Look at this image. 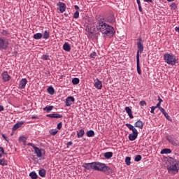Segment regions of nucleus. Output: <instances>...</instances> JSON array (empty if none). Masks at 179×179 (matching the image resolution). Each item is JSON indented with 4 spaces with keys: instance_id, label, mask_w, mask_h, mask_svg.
Instances as JSON below:
<instances>
[{
    "instance_id": "obj_1",
    "label": "nucleus",
    "mask_w": 179,
    "mask_h": 179,
    "mask_svg": "<svg viewBox=\"0 0 179 179\" xmlns=\"http://www.w3.org/2000/svg\"><path fill=\"white\" fill-rule=\"evenodd\" d=\"M83 167L86 170H95V171H102L104 174H110L113 170L104 163L95 162L91 163H83Z\"/></svg>"
},
{
    "instance_id": "obj_2",
    "label": "nucleus",
    "mask_w": 179,
    "mask_h": 179,
    "mask_svg": "<svg viewBox=\"0 0 179 179\" xmlns=\"http://www.w3.org/2000/svg\"><path fill=\"white\" fill-rule=\"evenodd\" d=\"M96 29L104 34L103 37H114L115 30L111 25H108L104 22V19H100L96 22Z\"/></svg>"
},
{
    "instance_id": "obj_3",
    "label": "nucleus",
    "mask_w": 179,
    "mask_h": 179,
    "mask_svg": "<svg viewBox=\"0 0 179 179\" xmlns=\"http://www.w3.org/2000/svg\"><path fill=\"white\" fill-rule=\"evenodd\" d=\"M166 169L169 174H177L179 170V161L173 159L169 162V164L167 165Z\"/></svg>"
},
{
    "instance_id": "obj_4",
    "label": "nucleus",
    "mask_w": 179,
    "mask_h": 179,
    "mask_svg": "<svg viewBox=\"0 0 179 179\" xmlns=\"http://www.w3.org/2000/svg\"><path fill=\"white\" fill-rule=\"evenodd\" d=\"M164 60L168 65H172V66H174L178 62H177V57L172 53H165Z\"/></svg>"
},
{
    "instance_id": "obj_5",
    "label": "nucleus",
    "mask_w": 179,
    "mask_h": 179,
    "mask_svg": "<svg viewBox=\"0 0 179 179\" xmlns=\"http://www.w3.org/2000/svg\"><path fill=\"white\" fill-rule=\"evenodd\" d=\"M126 127H127V128H129V129H130V131H132V134H130L129 135V141H135V139H136V138H138V130L136 129V128H135V127H134L132 124H126Z\"/></svg>"
},
{
    "instance_id": "obj_6",
    "label": "nucleus",
    "mask_w": 179,
    "mask_h": 179,
    "mask_svg": "<svg viewBox=\"0 0 179 179\" xmlns=\"http://www.w3.org/2000/svg\"><path fill=\"white\" fill-rule=\"evenodd\" d=\"M9 47V41H6L3 38H0V50H8Z\"/></svg>"
},
{
    "instance_id": "obj_7",
    "label": "nucleus",
    "mask_w": 179,
    "mask_h": 179,
    "mask_svg": "<svg viewBox=\"0 0 179 179\" xmlns=\"http://www.w3.org/2000/svg\"><path fill=\"white\" fill-rule=\"evenodd\" d=\"M137 48H138V51H137L136 57H138V54L139 55V52L140 54H142L143 52V44L142 43V38H139L138 39Z\"/></svg>"
},
{
    "instance_id": "obj_8",
    "label": "nucleus",
    "mask_w": 179,
    "mask_h": 179,
    "mask_svg": "<svg viewBox=\"0 0 179 179\" xmlns=\"http://www.w3.org/2000/svg\"><path fill=\"white\" fill-rule=\"evenodd\" d=\"M57 6H59L57 9H59L60 13H64V12L66 10V5L65 4V3L59 2L57 3Z\"/></svg>"
},
{
    "instance_id": "obj_9",
    "label": "nucleus",
    "mask_w": 179,
    "mask_h": 179,
    "mask_svg": "<svg viewBox=\"0 0 179 179\" xmlns=\"http://www.w3.org/2000/svg\"><path fill=\"white\" fill-rule=\"evenodd\" d=\"M166 139L169 143H171L173 146H178V143H177L176 141H174V138H173L171 136H166Z\"/></svg>"
},
{
    "instance_id": "obj_10",
    "label": "nucleus",
    "mask_w": 179,
    "mask_h": 179,
    "mask_svg": "<svg viewBox=\"0 0 179 179\" xmlns=\"http://www.w3.org/2000/svg\"><path fill=\"white\" fill-rule=\"evenodd\" d=\"M26 85H27V79L22 78L20 81L19 89H20V90L24 89V87H26Z\"/></svg>"
},
{
    "instance_id": "obj_11",
    "label": "nucleus",
    "mask_w": 179,
    "mask_h": 179,
    "mask_svg": "<svg viewBox=\"0 0 179 179\" xmlns=\"http://www.w3.org/2000/svg\"><path fill=\"white\" fill-rule=\"evenodd\" d=\"M1 76L4 82H9V80H10V76H9V74L8 73V71H4L1 74Z\"/></svg>"
},
{
    "instance_id": "obj_12",
    "label": "nucleus",
    "mask_w": 179,
    "mask_h": 179,
    "mask_svg": "<svg viewBox=\"0 0 179 179\" xmlns=\"http://www.w3.org/2000/svg\"><path fill=\"white\" fill-rule=\"evenodd\" d=\"M73 101H75V98H73V96H69L66 99V106L67 107L71 106V105L72 104V103H73Z\"/></svg>"
},
{
    "instance_id": "obj_13",
    "label": "nucleus",
    "mask_w": 179,
    "mask_h": 179,
    "mask_svg": "<svg viewBox=\"0 0 179 179\" xmlns=\"http://www.w3.org/2000/svg\"><path fill=\"white\" fill-rule=\"evenodd\" d=\"M106 21L108 22V23H115V17L111 14L106 18Z\"/></svg>"
},
{
    "instance_id": "obj_14",
    "label": "nucleus",
    "mask_w": 179,
    "mask_h": 179,
    "mask_svg": "<svg viewBox=\"0 0 179 179\" xmlns=\"http://www.w3.org/2000/svg\"><path fill=\"white\" fill-rule=\"evenodd\" d=\"M136 64H137V72L138 75H142V71H141V66L139 62V54L136 56Z\"/></svg>"
},
{
    "instance_id": "obj_15",
    "label": "nucleus",
    "mask_w": 179,
    "mask_h": 179,
    "mask_svg": "<svg viewBox=\"0 0 179 179\" xmlns=\"http://www.w3.org/2000/svg\"><path fill=\"white\" fill-rule=\"evenodd\" d=\"M34 150H35V153L37 157H42L43 153L41 152V149L38 148V147H34Z\"/></svg>"
},
{
    "instance_id": "obj_16",
    "label": "nucleus",
    "mask_w": 179,
    "mask_h": 179,
    "mask_svg": "<svg viewBox=\"0 0 179 179\" xmlns=\"http://www.w3.org/2000/svg\"><path fill=\"white\" fill-rule=\"evenodd\" d=\"M94 87L99 90H101V88L103 87V84L101 83V81H100V80H99L98 78H96V81L94 83Z\"/></svg>"
},
{
    "instance_id": "obj_17",
    "label": "nucleus",
    "mask_w": 179,
    "mask_h": 179,
    "mask_svg": "<svg viewBox=\"0 0 179 179\" xmlns=\"http://www.w3.org/2000/svg\"><path fill=\"white\" fill-rule=\"evenodd\" d=\"M143 122H142L141 120H138L134 124V127H136V128H139L140 129H143Z\"/></svg>"
},
{
    "instance_id": "obj_18",
    "label": "nucleus",
    "mask_w": 179,
    "mask_h": 179,
    "mask_svg": "<svg viewBox=\"0 0 179 179\" xmlns=\"http://www.w3.org/2000/svg\"><path fill=\"white\" fill-rule=\"evenodd\" d=\"M87 30V36L88 38H94V35L93 34V29H86Z\"/></svg>"
},
{
    "instance_id": "obj_19",
    "label": "nucleus",
    "mask_w": 179,
    "mask_h": 179,
    "mask_svg": "<svg viewBox=\"0 0 179 179\" xmlns=\"http://www.w3.org/2000/svg\"><path fill=\"white\" fill-rule=\"evenodd\" d=\"M125 111H126V113H127L129 118H131V119L134 118V115H132V109H131V108L127 106L125 108Z\"/></svg>"
},
{
    "instance_id": "obj_20",
    "label": "nucleus",
    "mask_w": 179,
    "mask_h": 179,
    "mask_svg": "<svg viewBox=\"0 0 179 179\" xmlns=\"http://www.w3.org/2000/svg\"><path fill=\"white\" fill-rule=\"evenodd\" d=\"M23 124H24V122L22 121L16 123L13 127V131H16V129L20 128V127H22Z\"/></svg>"
},
{
    "instance_id": "obj_21",
    "label": "nucleus",
    "mask_w": 179,
    "mask_h": 179,
    "mask_svg": "<svg viewBox=\"0 0 179 179\" xmlns=\"http://www.w3.org/2000/svg\"><path fill=\"white\" fill-rule=\"evenodd\" d=\"M84 135H85V130L83 129H81L77 131L78 138H83Z\"/></svg>"
},
{
    "instance_id": "obj_22",
    "label": "nucleus",
    "mask_w": 179,
    "mask_h": 179,
    "mask_svg": "<svg viewBox=\"0 0 179 179\" xmlns=\"http://www.w3.org/2000/svg\"><path fill=\"white\" fill-rule=\"evenodd\" d=\"M63 50H64V51H67V52L71 51V45H69V43H65L63 45Z\"/></svg>"
},
{
    "instance_id": "obj_23",
    "label": "nucleus",
    "mask_w": 179,
    "mask_h": 179,
    "mask_svg": "<svg viewBox=\"0 0 179 179\" xmlns=\"http://www.w3.org/2000/svg\"><path fill=\"white\" fill-rule=\"evenodd\" d=\"M34 38L35 40H40L41 38H43V34L41 33H36L34 35Z\"/></svg>"
},
{
    "instance_id": "obj_24",
    "label": "nucleus",
    "mask_w": 179,
    "mask_h": 179,
    "mask_svg": "<svg viewBox=\"0 0 179 179\" xmlns=\"http://www.w3.org/2000/svg\"><path fill=\"white\" fill-rule=\"evenodd\" d=\"M171 153V150L169 148H165V149H163L162 151H161V155H169Z\"/></svg>"
},
{
    "instance_id": "obj_25",
    "label": "nucleus",
    "mask_w": 179,
    "mask_h": 179,
    "mask_svg": "<svg viewBox=\"0 0 179 179\" xmlns=\"http://www.w3.org/2000/svg\"><path fill=\"white\" fill-rule=\"evenodd\" d=\"M29 177H31V179H37V178H38V176L34 171H32V172H31L29 173Z\"/></svg>"
},
{
    "instance_id": "obj_26",
    "label": "nucleus",
    "mask_w": 179,
    "mask_h": 179,
    "mask_svg": "<svg viewBox=\"0 0 179 179\" xmlns=\"http://www.w3.org/2000/svg\"><path fill=\"white\" fill-rule=\"evenodd\" d=\"M38 174L41 177H45V174H46L45 169H40L38 171Z\"/></svg>"
},
{
    "instance_id": "obj_27",
    "label": "nucleus",
    "mask_w": 179,
    "mask_h": 179,
    "mask_svg": "<svg viewBox=\"0 0 179 179\" xmlns=\"http://www.w3.org/2000/svg\"><path fill=\"white\" fill-rule=\"evenodd\" d=\"M87 136H88V138H92L93 136H94V131L93 130H90L86 133Z\"/></svg>"
},
{
    "instance_id": "obj_28",
    "label": "nucleus",
    "mask_w": 179,
    "mask_h": 179,
    "mask_svg": "<svg viewBox=\"0 0 179 179\" xmlns=\"http://www.w3.org/2000/svg\"><path fill=\"white\" fill-rule=\"evenodd\" d=\"M112 156H113L112 152H107L104 153V157H106V159H111Z\"/></svg>"
},
{
    "instance_id": "obj_29",
    "label": "nucleus",
    "mask_w": 179,
    "mask_h": 179,
    "mask_svg": "<svg viewBox=\"0 0 179 179\" xmlns=\"http://www.w3.org/2000/svg\"><path fill=\"white\" fill-rule=\"evenodd\" d=\"M43 38L45 40H48V38H50V32L45 31V32L43 33Z\"/></svg>"
},
{
    "instance_id": "obj_30",
    "label": "nucleus",
    "mask_w": 179,
    "mask_h": 179,
    "mask_svg": "<svg viewBox=\"0 0 179 179\" xmlns=\"http://www.w3.org/2000/svg\"><path fill=\"white\" fill-rule=\"evenodd\" d=\"M48 92L49 94H54L55 93V90H54V87H49L48 88Z\"/></svg>"
},
{
    "instance_id": "obj_31",
    "label": "nucleus",
    "mask_w": 179,
    "mask_h": 179,
    "mask_svg": "<svg viewBox=\"0 0 179 179\" xmlns=\"http://www.w3.org/2000/svg\"><path fill=\"white\" fill-rule=\"evenodd\" d=\"M52 108H54V106H45V108H43V110H44V111L50 113V111H51L52 110Z\"/></svg>"
},
{
    "instance_id": "obj_32",
    "label": "nucleus",
    "mask_w": 179,
    "mask_h": 179,
    "mask_svg": "<svg viewBox=\"0 0 179 179\" xmlns=\"http://www.w3.org/2000/svg\"><path fill=\"white\" fill-rule=\"evenodd\" d=\"M0 165L1 166H8V161H6L5 159H0Z\"/></svg>"
},
{
    "instance_id": "obj_33",
    "label": "nucleus",
    "mask_w": 179,
    "mask_h": 179,
    "mask_svg": "<svg viewBox=\"0 0 179 179\" xmlns=\"http://www.w3.org/2000/svg\"><path fill=\"white\" fill-rule=\"evenodd\" d=\"M1 36H4L6 37H8L10 34L9 33V31L8 30H3L1 33Z\"/></svg>"
},
{
    "instance_id": "obj_34",
    "label": "nucleus",
    "mask_w": 179,
    "mask_h": 179,
    "mask_svg": "<svg viewBox=\"0 0 179 179\" xmlns=\"http://www.w3.org/2000/svg\"><path fill=\"white\" fill-rule=\"evenodd\" d=\"M79 82H80V80L78 78H74L72 80L73 85H78Z\"/></svg>"
},
{
    "instance_id": "obj_35",
    "label": "nucleus",
    "mask_w": 179,
    "mask_h": 179,
    "mask_svg": "<svg viewBox=\"0 0 179 179\" xmlns=\"http://www.w3.org/2000/svg\"><path fill=\"white\" fill-rule=\"evenodd\" d=\"M125 162L127 166H130L131 165V157H127L125 159Z\"/></svg>"
},
{
    "instance_id": "obj_36",
    "label": "nucleus",
    "mask_w": 179,
    "mask_h": 179,
    "mask_svg": "<svg viewBox=\"0 0 179 179\" xmlns=\"http://www.w3.org/2000/svg\"><path fill=\"white\" fill-rule=\"evenodd\" d=\"M50 135H52V136H55V135H57V134H58V130H50Z\"/></svg>"
},
{
    "instance_id": "obj_37",
    "label": "nucleus",
    "mask_w": 179,
    "mask_h": 179,
    "mask_svg": "<svg viewBox=\"0 0 179 179\" xmlns=\"http://www.w3.org/2000/svg\"><path fill=\"white\" fill-rule=\"evenodd\" d=\"M135 162H141V160H142V156L141 155H136L135 159H134Z\"/></svg>"
},
{
    "instance_id": "obj_38",
    "label": "nucleus",
    "mask_w": 179,
    "mask_h": 179,
    "mask_svg": "<svg viewBox=\"0 0 179 179\" xmlns=\"http://www.w3.org/2000/svg\"><path fill=\"white\" fill-rule=\"evenodd\" d=\"M73 17H74V19H78V18H79V11H76L75 13H74V15H73Z\"/></svg>"
},
{
    "instance_id": "obj_39",
    "label": "nucleus",
    "mask_w": 179,
    "mask_h": 179,
    "mask_svg": "<svg viewBox=\"0 0 179 179\" xmlns=\"http://www.w3.org/2000/svg\"><path fill=\"white\" fill-rule=\"evenodd\" d=\"M165 118H166V120H168L169 121H171V117H170V116L169 115V114L167 113V112L164 114Z\"/></svg>"
},
{
    "instance_id": "obj_40",
    "label": "nucleus",
    "mask_w": 179,
    "mask_h": 179,
    "mask_svg": "<svg viewBox=\"0 0 179 179\" xmlns=\"http://www.w3.org/2000/svg\"><path fill=\"white\" fill-rule=\"evenodd\" d=\"M43 59H44L45 61H48V59H50V56H48L47 55H43Z\"/></svg>"
},
{
    "instance_id": "obj_41",
    "label": "nucleus",
    "mask_w": 179,
    "mask_h": 179,
    "mask_svg": "<svg viewBox=\"0 0 179 179\" xmlns=\"http://www.w3.org/2000/svg\"><path fill=\"white\" fill-rule=\"evenodd\" d=\"M46 117H49L50 118H55V113H51L46 115Z\"/></svg>"
},
{
    "instance_id": "obj_42",
    "label": "nucleus",
    "mask_w": 179,
    "mask_h": 179,
    "mask_svg": "<svg viewBox=\"0 0 179 179\" xmlns=\"http://www.w3.org/2000/svg\"><path fill=\"white\" fill-rule=\"evenodd\" d=\"M96 55H97V54L96 53V52H93L90 54V57L91 58H96Z\"/></svg>"
},
{
    "instance_id": "obj_43",
    "label": "nucleus",
    "mask_w": 179,
    "mask_h": 179,
    "mask_svg": "<svg viewBox=\"0 0 179 179\" xmlns=\"http://www.w3.org/2000/svg\"><path fill=\"white\" fill-rule=\"evenodd\" d=\"M55 118H62V115H59V113H55Z\"/></svg>"
},
{
    "instance_id": "obj_44",
    "label": "nucleus",
    "mask_w": 179,
    "mask_h": 179,
    "mask_svg": "<svg viewBox=\"0 0 179 179\" xmlns=\"http://www.w3.org/2000/svg\"><path fill=\"white\" fill-rule=\"evenodd\" d=\"M140 105L142 106L143 107L144 106H146V101H140Z\"/></svg>"
},
{
    "instance_id": "obj_45",
    "label": "nucleus",
    "mask_w": 179,
    "mask_h": 179,
    "mask_svg": "<svg viewBox=\"0 0 179 179\" xmlns=\"http://www.w3.org/2000/svg\"><path fill=\"white\" fill-rule=\"evenodd\" d=\"M155 108H156V107H155V106L151 107V111H150L151 114H155Z\"/></svg>"
},
{
    "instance_id": "obj_46",
    "label": "nucleus",
    "mask_w": 179,
    "mask_h": 179,
    "mask_svg": "<svg viewBox=\"0 0 179 179\" xmlns=\"http://www.w3.org/2000/svg\"><path fill=\"white\" fill-rule=\"evenodd\" d=\"M159 110L161 111V113H162V114H165L166 112V110H164V108H159Z\"/></svg>"
},
{
    "instance_id": "obj_47",
    "label": "nucleus",
    "mask_w": 179,
    "mask_h": 179,
    "mask_svg": "<svg viewBox=\"0 0 179 179\" xmlns=\"http://www.w3.org/2000/svg\"><path fill=\"white\" fill-rule=\"evenodd\" d=\"M61 128H62V122H59L58 124H57V129H61Z\"/></svg>"
},
{
    "instance_id": "obj_48",
    "label": "nucleus",
    "mask_w": 179,
    "mask_h": 179,
    "mask_svg": "<svg viewBox=\"0 0 179 179\" xmlns=\"http://www.w3.org/2000/svg\"><path fill=\"white\" fill-rule=\"evenodd\" d=\"M160 103L159 102L157 103V106H154V107H156V108H159V110H160V108H162V107L160 106Z\"/></svg>"
},
{
    "instance_id": "obj_49",
    "label": "nucleus",
    "mask_w": 179,
    "mask_h": 179,
    "mask_svg": "<svg viewBox=\"0 0 179 179\" xmlns=\"http://www.w3.org/2000/svg\"><path fill=\"white\" fill-rule=\"evenodd\" d=\"M28 146H31V148H33V149H34V148H36V145H34V144L29 143L27 144Z\"/></svg>"
},
{
    "instance_id": "obj_50",
    "label": "nucleus",
    "mask_w": 179,
    "mask_h": 179,
    "mask_svg": "<svg viewBox=\"0 0 179 179\" xmlns=\"http://www.w3.org/2000/svg\"><path fill=\"white\" fill-rule=\"evenodd\" d=\"M0 152H1V153H3V155H5V150H3V148L2 147H0Z\"/></svg>"
},
{
    "instance_id": "obj_51",
    "label": "nucleus",
    "mask_w": 179,
    "mask_h": 179,
    "mask_svg": "<svg viewBox=\"0 0 179 179\" xmlns=\"http://www.w3.org/2000/svg\"><path fill=\"white\" fill-rule=\"evenodd\" d=\"M158 101L159 103H163V99L160 98V96H158Z\"/></svg>"
},
{
    "instance_id": "obj_52",
    "label": "nucleus",
    "mask_w": 179,
    "mask_h": 179,
    "mask_svg": "<svg viewBox=\"0 0 179 179\" xmlns=\"http://www.w3.org/2000/svg\"><path fill=\"white\" fill-rule=\"evenodd\" d=\"M175 31H177V33H179V27H175Z\"/></svg>"
},
{
    "instance_id": "obj_53",
    "label": "nucleus",
    "mask_w": 179,
    "mask_h": 179,
    "mask_svg": "<svg viewBox=\"0 0 179 179\" xmlns=\"http://www.w3.org/2000/svg\"><path fill=\"white\" fill-rule=\"evenodd\" d=\"M4 110H5V108L2 106L0 105V112L3 111Z\"/></svg>"
},
{
    "instance_id": "obj_54",
    "label": "nucleus",
    "mask_w": 179,
    "mask_h": 179,
    "mask_svg": "<svg viewBox=\"0 0 179 179\" xmlns=\"http://www.w3.org/2000/svg\"><path fill=\"white\" fill-rule=\"evenodd\" d=\"M20 141H26V138L24 136H21Z\"/></svg>"
},
{
    "instance_id": "obj_55",
    "label": "nucleus",
    "mask_w": 179,
    "mask_h": 179,
    "mask_svg": "<svg viewBox=\"0 0 179 179\" xmlns=\"http://www.w3.org/2000/svg\"><path fill=\"white\" fill-rule=\"evenodd\" d=\"M2 137L3 138V139H5V141H8V138L5 136V134H3Z\"/></svg>"
},
{
    "instance_id": "obj_56",
    "label": "nucleus",
    "mask_w": 179,
    "mask_h": 179,
    "mask_svg": "<svg viewBox=\"0 0 179 179\" xmlns=\"http://www.w3.org/2000/svg\"><path fill=\"white\" fill-rule=\"evenodd\" d=\"M73 143H72V141H70L67 143V146H71V145H73Z\"/></svg>"
},
{
    "instance_id": "obj_57",
    "label": "nucleus",
    "mask_w": 179,
    "mask_h": 179,
    "mask_svg": "<svg viewBox=\"0 0 179 179\" xmlns=\"http://www.w3.org/2000/svg\"><path fill=\"white\" fill-rule=\"evenodd\" d=\"M138 10L142 12V6H138Z\"/></svg>"
},
{
    "instance_id": "obj_58",
    "label": "nucleus",
    "mask_w": 179,
    "mask_h": 179,
    "mask_svg": "<svg viewBox=\"0 0 179 179\" xmlns=\"http://www.w3.org/2000/svg\"><path fill=\"white\" fill-rule=\"evenodd\" d=\"M144 2H150V3H152V2H153V1L152 0H144Z\"/></svg>"
},
{
    "instance_id": "obj_59",
    "label": "nucleus",
    "mask_w": 179,
    "mask_h": 179,
    "mask_svg": "<svg viewBox=\"0 0 179 179\" xmlns=\"http://www.w3.org/2000/svg\"><path fill=\"white\" fill-rule=\"evenodd\" d=\"M138 6H141V0H136Z\"/></svg>"
},
{
    "instance_id": "obj_60",
    "label": "nucleus",
    "mask_w": 179,
    "mask_h": 179,
    "mask_svg": "<svg viewBox=\"0 0 179 179\" xmlns=\"http://www.w3.org/2000/svg\"><path fill=\"white\" fill-rule=\"evenodd\" d=\"M74 8H75V9H76L77 10H78V9H79V6H74Z\"/></svg>"
},
{
    "instance_id": "obj_61",
    "label": "nucleus",
    "mask_w": 179,
    "mask_h": 179,
    "mask_svg": "<svg viewBox=\"0 0 179 179\" xmlns=\"http://www.w3.org/2000/svg\"><path fill=\"white\" fill-rule=\"evenodd\" d=\"M172 6H173V8H174V9H176V4H172Z\"/></svg>"
},
{
    "instance_id": "obj_62",
    "label": "nucleus",
    "mask_w": 179,
    "mask_h": 179,
    "mask_svg": "<svg viewBox=\"0 0 179 179\" xmlns=\"http://www.w3.org/2000/svg\"><path fill=\"white\" fill-rule=\"evenodd\" d=\"M168 2H173L174 0H167Z\"/></svg>"
},
{
    "instance_id": "obj_63",
    "label": "nucleus",
    "mask_w": 179,
    "mask_h": 179,
    "mask_svg": "<svg viewBox=\"0 0 179 179\" xmlns=\"http://www.w3.org/2000/svg\"><path fill=\"white\" fill-rule=\"evenodd\" d=\"M2 157V154H0V158H1Z\"/></svg>"
},
{
    "instance_id": "obj_64",
    "label": "nucleus",
    "mask_w": 179,
    "mask_h": 179,
    "mask_svg": "<svg viewBox=\"0 0 179 179\" xmlns=\"http://www.w3.org/2000/svg\"><path fill=\"white\" fill-rule=\"evenodd\" d=\"M137 179H142V178H137Z\"/></svg>"
}]
</instances>
